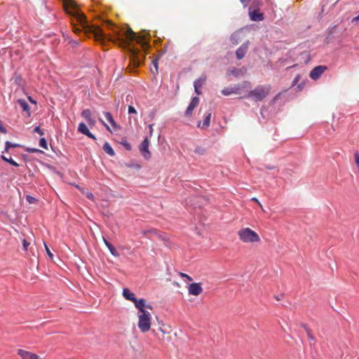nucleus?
<instances>
[{
	"label": "nucleus",
	"mask_w": 359,
	"mask_h": 359,
	"mask_svg": "<svg viewBox=\"0 0 359 359\" xmlns=\"http://www.w3.org/2000/svg\"><path fill=\"white\" fill-rule=\"evenodd\" d=\"M326 66L319 65L314 67L310 72V77L313 80H317L327 70Z\"/></svg>",
	"instance_id": "nucleus-9"
},
{
	"label": "nucleus",
	"mask_w": 359,
	"mask_h": 359,
	"mask_svg": "<svg viewBox=\"0 0 359 359\" xmlns=\"http://www.w3.org/2000/svg\"><path fill=\"white\" fill-rule=\"evenodd\" d=\"M152 334L159 341L163 342H169L172 339L170 327L166 325L163 322L158 323L156 329H152Z\"/></svg>",
	"instance_id": "nucleus-3"
},
{
	"label": "nucleus",
	"mask_w": 359,
	"mask_h": 359,
	"mask_svg": "<svg viewBox=\"0 0 359 359\" xmlns=\"http://www.w3.org/2000/svg\"><path fill=\"white\" fill-rule=\"evenodd\" d=\"M39 146L41 147H42L43 149H48L47 142H46V139L44 137H42V138L40 139V140H39Z\"/></svg>",
	"instance_id": "nucleus-27"
},
{
	"label": "nucleus",
	"mask_w": 359,
	"mask_h": 359,
	"mask_svg": "<svg viewBox=\"0 0 359 359\" xmlns=\"http://www.w3.org/2000/svg\"><path fill=\"white\" fill-rule=\"evenodd\" d=\"M99 121L106 127L107 130L111 132L110 128L107 126L102 118H99Z\"/></svg>",
	"instance_id": "nucleus-39"
},
{
	"label": "nucleus",
	"mask_w": 359,
	"mask_h": 359,
	"mask_svg": "<svg viewBox=\"0 0 359 359\" xmlns=\"http://www.w3.org/2000/svg\"><path fill=\"white\" fill-rule=\"evenodd\" d=\"M103 238V241L105 244V245L109 248V247H111V245H112L109 242H108L104 237L102 238Z\"/></svg>",
	"instance_id": "nucleus-42"
},
{
	"label": "nucleus",
	"mask_w": 359,
	"mask_h": 359,
	"mask_svg": "<svg viewBox=\"0 0 359 359\" xmlns=\"http://www.w3.org/2000/svg\"><path fill=\"white\" fill-rule=\"evenodd\" d=\"M249 41L243 43L236 51V55L237 59L241 60L246 55L249 48Z\"/></svg>",
	"instance_id": "nucleus-12"
},
{
	"label": "nucleus",
	"mask_w": 359,
	"mask_h": 359,
	"mask_svg": "<svg viewBox=\"0 0 359 359\" xmlns=\"http://www.w3.org/2000/svg\"><path fill=\"white\" fill-rule=\"evenodd\" d=\"M202 109H202V107H201V108L200 109V110H199V113L202 111Z\"/></svg>",
	"instance_id": "nucleus-56"
},
{
	"label": "nucleus",
	"mask_w": 359,
	"mask_h": 359,
	"mask_svg": "<svg viewBox=\"0 0 359 359\" xmlns=\"http://www.w3.org/2000/svg\"><path fill=\"white\" fill-rule=\"evenodd\" d=\"M302 327L305 329L308 338L309 339L313 341L315 339V338H314L313 335L312 334L310 329L306 325H303Z\"/></svg>",
	"instance_id": "nucleus-26"
},
{
	"label": "nucleus",
	"mask_w": 359,
	"mask_h": 359,
	"mask_svg": "<svg viewBox=\"0 0 359 359\" xmlns=\"http://www.w3.org/2000/svg\"><path fill=\"white\" fill-rule=\"evenodd\" d=\"M180 276L182 278H187L189 281L193 280L192 278L186 273H180Z\"/></svg>",
	"instance_id": "nucleus-34"
},
{
	"label": "nucleus",
	"mask_w": 359,
	"mask_h": 359,
	"mask_svg": "<svg viewBox=\"0 0 359 359\" xmlns=\"http://www.w3.org/2000/svg\"><path fill=\"white\" fill-rule=\"evenodd\" d=\"M103 238V241L105 244V245L109 248V247H111V245H112L109 242H108L104 237L102 238Z\"/></svg>",
	"instance_id": "nucleus-40"
},
{
	"label": "nucleus",
	"mask_w": 359,
	"mask_h": 359,
	"mask_svg": "<svg viewBox=\"0 0 359 359\" xmlns=\"http://www.w3.org/2000/svg\"><path fill=\"white\" fill-rule=\"evenodd\" d=\"M233 88L232 87H227V88H224L222 90V93L224 95H230L231 94H233Z\"/></svg>",
	"instance_id": "nucleus-25"
},
{
	"label": "nucleus",
	"mask_w": 359,
	"mask_h": 359,
	"mask_svg": "<svg viewBox=\"0 0 359 359\" xmlns=\"http://www.w3.org/2000/svg\"><path fill=\"white\" fill-rule=\"evenodd\" d=\"M258 204H259V208H261V209H262V210H264V208H263V207H262V205L260 203V202H259V203H258Z\"/></svg>",
	"instance_id": "nucleus-53"
},
{
	"label": "nucleus",
	"mask_w": 359,
	"mask_h": 359,
	"mask_svg": "<svg viewBox=\"0 0 359 359\" xmlns=\"http://www.w3.org/2000/svg\"><path fill=\"white\" fill-rule=\"evenodd\" d=\"M108 249L110 251L111 254L112 255H114V257H118L119 256V253L117 252V250H116V248L113 245H111V247H109Z\"/></svg>",
	"instance_id": "nucleus-28"
},
{
	"label": "nucleus",
	"mask_w": 359,
	"mask_h": 359,
	"mask_svg": "<svg viewBox=\"0 0 359 359\" xmlns=\"http://www.w3.org/2000/svg\"><path fill=\"white\" fill-rule=\"evenodd\" d=\"M149 141L147 137H146L141 144L140 145V151L145 159H149L151 158V152L149 150Z\"/></svg>",
	"instance_id": "nucleus-8"
},
{
	"label": "nucleus",
	"mask_w": 359,
	"mask_h": 359,
	"mask_svg": "<svg viewBox=\"0 0 359 359\" xmlns=\"http://www.w3.org/2000/svg\"><path fill=\"white\" fill-rule=\"evenodd\" d=\"M0 131L6 133V130L0 125Z\"/></svg>",
	"instance_id": "nucleus-49"
},
{
	"label": "nucleus",
	"mask_w": 359,
	"mask_h": 359,
	"mask_svg": "<svg viewBox=\"0 0 359 359\" xmlns=\"http://www.w3.org/2000/svg\"><path fill=\"white\" fill-rule=\"evenodd\" d=\"M236 37V36H231V41H232V42H233L234 44H237V43H238V41H234Z\"/></svg>",
	"instance_id": "nucleus-46"
},
{
	"label": "nucleus",
	"mask_w": 359,
	"mask_h": 359,
	"mask_svg": "<svg viewBox=\"0 0 359 359\" xmlns=\"http://www.w3.org/2000/svg\"><path fill=\"white\" fill-rule=\"evenodd\" d=\"M1 158H2L4 161L9 163L11 165H13V166H15V167L19 166V164H18V163H17L15 161H13V160L12 159V158H7V157H6L5 156L2 155V156H1Z\"/></svg>",
	"instance_id": "nucleus-23"
},
{
	"label": "nucleus",
	"mask_w": 359,
	"mask_h": 359,
	"mask_svg": "<svg viewBox=\"0 0 359 359\" xmlns=\"http://www.w3.org/2000/svg\"><path fill=\"white\" fill-rule=\"evenodd\" d=\"M103 150L111 156H114L115 155L114 149L108 142H105L104 144Z\"/></svg>",
	"instance_id": "nucleus-20"
},
{
	"label": "nucleus",
	"mask_w": 359,
	"mask_h": 359,
	"mask_svg": "<svg viewBox=\"0 0 359 359\" xmlns=\"http://www.w3.org/2000/svg\"><path fill=\"white\" fill-rule=\"evenodd\" d=\"M103 238V241L105 244V245L109 248V247H111V245H112L109 242H108L104 237L102 238Z\"/></svg>",
	"instance_id": "nucleus-41"
},
{
	"label": "nucleus",
	"mask_w": 359,
	"mask_h": 359,
	"mask_svg": "<svg viewBox=\"0 0 359 359\" xmlns=\"http://www.w3.org/2000/svg\"><path fill=\"white\" fill-rule=\"evenodd\" d=\"M154 65L155 66L156 69H157V62L154 61Z\"/></svg>",
	"instance_id": "nucleus-51"
},
{
	"label": "nucleus",
	"mask_w": 359,
	"mask_h": 359,
	"mask_svg": "<svg viewBox=\"0 0 359 359\" xmlns=\"http://www.w3.org/2000/svg\"><path fill=\"white\" fill-rule=\"evenodd\" d=\"M205 80H206L205 76L200 77L199 79L196 80L194 83V88H201L203 86V85L204 84Z\"/></svg>",
	"instance_id": "nucleus-22"
},
{
	"label": "nucleus",
	"mask_w": 359,
	"mask_h": 359,
	"mask_svg": "<svg viewBox=\"0 0 359 359\" xmlns=\"http://www.w3.org/2000/svg\"><path fill=\"white\" fill-rule=\"evenodd\" d=\"M18 103L19 106L22 108V109L25 111H27L28 115H29V104H27V102L24 100H18Z\"/></svg>",
	"instance_id": "nucleus-21"
},
{
	"label": "nucleus",
	"mask_w": 359,
	"mask_h": 359,
	"mask_svg": "<svg viewBox=\"0 0 359 359\" xmlns=\"http://www.w3.org/2000/svg\"><path fill=\"white\" fill-rule=\"evenodd\" d=\"M354 158H355V162L358 167V169L359 170V153L358 152L355 153Z\"/></svg>",
	"instance_id": "nucleus-31"
},
{
	"label": "nucleus",
	"mask_w": 359,
	"mask_h": 359,
	"mask_svg": "<svg viewBox=\"0 0 359 359\" xmlns=\"http://www.w3.org/2000/svg\"><path fill=\"white\" fill-rule=\"evenodd\" d=\"M23 248L26 251L27 250V247L29 245V243L27 242L25 239L22 241Z\"/></svg>",
	"instance_id": "nucleus-37"
},
{
	"label": "nucleus",
	"mask_w": 359,
	"mask_h": 359,
	"mask_svg": "<svg viewBox=\"0 0 359 359\" xmlns=\"http://www.w3.org/2000/svg\"><path fill=\"white\" fill-rule=\"evenodd\" d=\"M153 126H154V124H150L149 126V135L150 136H152L153 135Z\"/></svg>",
	"instance_id": "nucleus-43"
},
{
	"label": "nucleus",
	"mask_w": 359,
	"mask_h": 359,
	"mask_svg": "<svg viewBox=\"0 0 359 359\" xmlns=\"http://www.w3.org/2000/svg\"><path fill=\"white\" fill-rule=\"evenodd\" d=\"M19 147V145L18 144H13V143H11L8 141L6 142V144H5V152H8L9 149L10 148H15V147Z\"/></svg>",
	"instance_id": "nucleus-24"
},
{
	"label": "nucleus",
	"mask_w": 359,
	"mask_h": 359,
	"mask_svg": "<svg viewBox=\"0 0 359 359\" xmlns=\"http://www.w3.org/2000/svg\"><path fill=\"white\" fill-rule=\"evenodd\" d=\"M147 233H156V231L155 229H151V230H149L148 231H143V233L145 234Z\"/></svg>",
	"instance_id": "nucleus-44"
},
{
	"label": "nucleus",
	"mask_w": 359,
	"mask_h": 359,
	"mask_svg": "<svg viewBox=\"0 0 359 359\" xmlns=\"http://www.w3.org/2000/svg\"><path fill=\"white\" fill-rule=\"evenodd\" d=\"M18 355L21 359H43L39 355L24 349H18Z\"/></svg>",
	"instance_id": "nucleus-10"
},
{
	"label": "nucleus",
	"mask_w": 359,
	"mask_h": 359,
	"mask_svg": "<svg viewBox=\"0 0 359 359\" xmlns=\"http://www.w3.org/2000/svg\"><path fill=\"white\" fill-rule=\"evenodd\" d=\"M81 116L87 121L90 126H94L95 125V120L92 117V113L90 109H84L81 112Z\"/></svg>",
	"instance_id": "nucleus-15"
},
{
	"label": "nucleus",
	"mask_w": 359,
	"mask_h": 359,
	"mask_svg": "<svg viewBox=\"0 0 359 359\" xmlns=\"http://www.w3.org/2000/svg\"><path fill=\"white\" fill-rule=\"evenodd\" d=\"M137 326L140 332L142 334H145L151 330L152 331V316L149 312V310H152V306L150 304L145 303L142 306L137 308Z\"/></svg>",
	"instance_id": "nucleus-2"
},
{
	"label": "nucleus",
	"mask_w": 359,
	"mask_h": 359,
	"mask_svg": "<svg viewBox=\"0 0 359 359\" xmlns=\"http://www.w3.org/2000/svg\"><path fill=\"white\" fill-rule=\"evenodd\" d=\"M211 116H212V112L210 110L205 111V113L204 114V120H203V123H201V121L198 122V124H197L198 128H201V129L208 128L210 123Z\"/></svg>",
	"instance_id": "nucleus-13"
},
{
	"label": "nucleus",
	"mask_w": 359,
	"mask_h": 359,
	"mask_svg": "<svg viewBox=\"0 0 359 359\" xmlns=\"http://www.w3.org/2000/svg\"><path fill=\"white\" fill-rule=\"evenodd\" d=\"M258 204H259V208H261V209H262V210H264V208H263V207H262V205L260 203V202H259V203H258Z\"/></svg>",
	"instance_id": "nucleus-52"
},
{
	"label": "nucleus",
	"mask_w": 359,
	"mask_h": 359,
	"mask_svg": "<svg viewBox=\"0 0 359 359\" xmlns=\"http://www.w3.org/2000/svg\"><path fill=\"white\" fill-rule=\"evenodd\" d=\"M199 103V98L198 97H194L191 99V102L189 103L187 110L185 111V116L190 117L192 115L193 111L198 106Z\"/></svg>",
	"instance_id": "nucleus-14"
},
{
	"label": "nucleus",
	"mask_w": 359,
	"mask_h": 359,
	"mask_svg": "<svg viewBox=\"0 0 359 359\" xmlns=\"http://www.w3.org/2000/svg\"><path fill=\"white\" fill-rule=\"evenodd\" d=\"M194 90L197 95L201 94V92L200 91V88H194Z\"/></svg>",
	"instance_id": "nucleus-47"
},
{
	"label": "nucleus",
	"mask_w": 359,
	"mask_h": 359,
	"mask_svg": "<svg viewBox=\"0 0 359 359\" xmlns=\"http://www.w3.org/2000/svg\"><path fill=\"white\" fill-rule=\"evenodd\" d=\"M31 151H32V152H37V151H39V149H31Z\"/></svg>",
	"instance_id": "nucleus-50"
},
{
	"label": "nucleus",
	"mask_w": 359,
	"mask_h": 359,
	"mask_svg": "<svg viewBox=\"0 0 359 359\" xmlns=\"http://www.w3.org/2000/svg\"><path fill=\"white\" fill-rule=\"evenodd\" d=\"M34 132L39 134L41 136L44 135L43 130L40 128L39 126H36L34 129Z\"/></svg>",
	"instance_id": "nucleus-30"
},
{
	"label": "nucleus",
	"mask_w": 359,
	"mask_h": 359,
	"mask_svg": "<svg viewBox=\"0 0 359 359\" xmlns=\"http://www.w3.org/2000/svg\"><path fill=\"white\" fill-rule=\"evenodd\" d=\"M194 151L195 153L198 154L200 155H203L205 152V150L203 147H197Z\"/></svg>",
	"instance_id": "nucleus-29"
},
{
	"label": "nucleus",
	"mask_w": 359,
	"mask_h": 359,
	"mask_svg": "<svg viewBox=\"0 0 359 359\" xmlns=\"http://www.w3.org/2000/svg\"><path fill=\"white\" fill-rule=\"evenodd\" d=\"M299 78H300V75H297L292 82V86H294L296 83H297V82L299 81Z\"/></svg>",
	"instance_id": "nucleus-38"
},
{
	"label": "nucleus",
	"mask_w": 359,
	"mask_h": 359,
	"mask_svg": "<svg viewBox=\"0 0 359 359\" xmlns=\"http://www.w3.org/2000/svg\"><path fill=\"white\" fill-rule=\"evenodd\" d=\"M128 113L129 114H137V111H136V109H135L134 107L130 105L128 107Z\"/></svg>",
	"instance_id": "nucleus-36"
},
{
	"label": "nucleus",
	"mask_w": 359,
	"mask_h": 359,
	"mask_svg": "<svg viewBox=\"0 0 359 359\" xmlns=\"http://www.w3.org/2000/svg\"><path fill=\"white\" fill-rule=\"evenodd\" d=\"M250 86H251L250 82L247 81H245L242 82L241 83L237 84V85L234 86L233 87H232L233 90L236 91V92H233V94H240L241 90L242 89H244V88L247 89V88H250Z\"/></svg>",
	"instance_id": "nucleus-18"
},
{
	"label": "nucleus",
	"mask_w": 359,
	"mask_h": 359,
	"mask_svg": "<svg viewBox=\"0 0 359 359\" xmlns=\"http://www.w3.org/2000/svg\"><path fill=\"white\" fill-rule=\"evenodd\" d=\"M249 16L252 21H262L264 20V14L260 13L259 10L252 11L251 8H249Z\"/></svg>",
	"instance_id": "nucleus-16"
},
{
	"label": "nucleus",
	"mask_w": 359,
	"mask_h": 359,
	"mask_svg": "<svg viewBox=\"0 0 359 359\" xmlns=\"http://www.w3.org/2000/svg\"><path fill=\"white\" fill-rule=\"evenodd\" d=\"M29 100H30L31 102H34L33 101V100H32V99H31V97H29Z\"/></svg>",
	"instance_id": "nucleus-55"
},
{
	"label": "nucleus",
	"mask_w": 359,
	"mask_h": 359,
	"mask_svg": "<svg viewBox=\"0 0 359 359\" xmlns=\"http://www.w3.org/2000/svg\"><path fill=\"white\" fill-rule=\"evenodd\" d=\"M188 292L189 294L198 296L203 292L201 283H194L189 285Z\"/></svg>",
	"instance_id": "nucleus-11"
},
{
	"label": "nucleus",
	"mask_w": 359,
	"mask_h": 359,
	"mask_svg": "<svg viewBox=\"0 0 359 359\" xmlns=\"http://www.w3.org/2000/svg\"><path fill=\"white\" fill-rule=\"evenodd\" d=\"M44 245H45L46 251L48 257L52 259L53 257V255L52 254V252H50V250H49V248H48V246L46 245V243H44Z\"/></svg>",
	"instance_id": "nucleus-35"
},
{
	"label": "nucleus",
	"mask_w": 359,
	"mask_h": 359,
	"mask_svg": "<svg viewBox=\"0 0 359 359\" xmlns=\"http://www.w3.org/2000/svg\"><path fill=\"white\" fill-rule=\"evenodd\" d=\"M103 114H104V117L106 118L107 121L111 125V126L114 128H117L118 126L116 123V122L114 121L111 114L109 112H107V111H104Z\"/></svg>",
	"instance_id": "nucleus-19"
},
{
	"label": "nucleus",
	"mask_w": 359,
	"mask_h": 359,
	"mask_svg": "<svg viewBox=\"0 0 359 359\" xmlns=\"http://www.w3.org/2000/svg\"><path fill=\"white\" fill-rule=\"evenodd\" d=\"M78 131L81 134H83L94 140H96V137L93 135L88 130V127L84 123H80L78 126Z\"/></svg>",
	"instance_id": "nucleus-17"
},
{
	"label": "nucleus",
	"mask_w": 359,
	"mask_h": 359,
	"mask_svg": "<svg viewBox=\"0 0 359 359\" xmlns=\"http://www.w3.org/2000/svg\"><path fill=\"white\" fill-rule=\"evenodd\" d=\"M123 296L126 299L133 302L136 309L147 303V301L143 298L137 299L135 297V294L130 292L128 288H124L123 290Z\"/></svg>",
	"instance_id": "nucleus-7"
},
{
	"label": "nucleus",
	"mask_w": 359,
	"mask_h": 359,
	"mask_svg": "<svg viewBox=\"0 0 359 359\" xmlns=\"http://www.w3.org/2000/svg\"><path fill=\"white\" fill-rule=\"evenodd\" d=\"M238 236L241 241L244 243H258L260 237L257 232L248 227L241 228L238 231Z\"/></svg>",
	"instance_id": "nucleus-5"
},
{
	"label": "nucleus",
	"mask_w": 359,
	"mask_h": 359,
	"mask_svg": "<svg viewBox=\"0 0 359 359\" xmlns=\"http://www.w3.org/2000/svg\"><path fill=\"white\" fill-rule=\"evenodd\" d=\"M26 199H27V202L30 204L34 203L35 201H36L35 198H34L31 196H27Z\"/></svg>",
	"instance_id": "nucleus-32"
},
{
	"label": "nucleus",
	"mask_w": 359,
	"mask_h": 359,
	"mask_svg": "<svg viewBox=\"0 0 359 359\" xmlns=\"http://www.w3.org/2000/svg\"><path fill=\"white\" fill-rule=\"evenodd\" d=\"M87 198H89V199H90V200H93V198H94L93 194H91V193H88V194H87Z\"/></svg>",
	"instance_id": "nucleus-45"
},
{
	"label": "nucleus",
	"mask_w": 359,
	"mask_h": 359,
	"mask_svg": "<svg viewBox=\"0 0 359 359\" xmlns=\"http://www.w3.org/2000/svg\"><path fill=\"white\" fill-rule=\"evenodd\" d=\"M130 62L134 68L139 67L143 62L145 55L135 48L130 49Z\"/></svg>",
	"instance_id": "nucleus-6"
},
{
	"label": "nucleus",
	"mask_w": 359,
	"mask_h": 359,
	"mask_svg": "<svg viewBox=\"0 0 359 359\" xmlns=\"http://www.w3.org/2000/svg\"><path fill=\"white\" fill-rule=\"evenodd\" d=\"M122 144L123 145V147L126 148V150H128V151L131 150V146L128 142L125 141V142H122Z\"/></svg>",
	"instance_id": "nucleus-33"
},
{
	"label": "nucleus",
	"mask_w": 359,
	"mask_h": 359,
	"mask_svg": "<svg viewBox=\"0 0 359 359\" xmlns=\"http://www.w3.org/2000/svg\"><path fill=\"white\" fill-rule=\"evenodd\" d=\"M270 86H257L255 89L249 91L248 95L244 97L252 98L255 102H261L266 98L270 93Z\"/></svg>",
	"instance_id": "nucleus-4"
},
{
	"label": "nucleus",
	"mask_w": 359,
	"mask_h": 359,
	"mask_svg": "<svg viewBox=\"0 0 359 359\" xmlns=\"http://www.w3.org/2000/svg\"><path fill=\"white\" fill-rule=\"evenodd\" d=\"M62 5L65 11L72 16L81 27V28L78 27L74 21L72 22L73 31L75 33H79L82 29L86 34H93L97 41L103 43L105 41H111L121 47H126L133 41L142 43V46H147V43L144 42L143 39L137 36V34L128 27L120 28L109 22L107 26L111 29V33L104 34L99 27L89 25L74 0H62Z\"/></svg>",
	"instance_id": "nucleus-1"
},
{
	"label": "nucleus",
	"mask_w": 359,
	"mask_h": 359,
	"mask_svg": "<svg viewBox=\"0 0 359 359\" xmlns=\"http://www.w3.org/2000/svg\"><path fill=\"white\" fill-rule=\"evenodd\" d=\"M353 20H359V15L353 19Z\"/></svg>",
	"instance_id": "nucleus-54"
},
{
	"label": "nucleus",
	"mask_w": 359,
	"mask_h": 359,
	"mask_svg": "<svg viewBox=\"0 0 359 359\" xmlns=\"http://www.w3.org/2000/svg\"><path fill=\"white\" fill-rule=\"evenodd\" d=\"M251 200H252V201H255V202L257 203H259V201H258V199H257V198H255V197L252 198V199H251Z\"/></svg>",
	"instance_id": "nucleus-48"
}]
</instances>
